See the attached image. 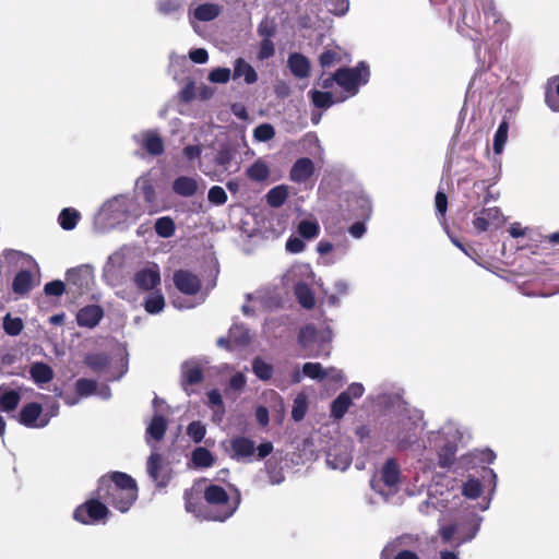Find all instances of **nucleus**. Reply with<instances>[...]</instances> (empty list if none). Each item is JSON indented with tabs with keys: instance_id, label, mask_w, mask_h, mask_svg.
I'll list each match as a JSON object with an SVG mask.
<instances>
[{
	"instance_id": "1",
	"label": "nucleus",
	"mask_w": 559,
	"mask_h": 559,
	"mask_svg": "<svg viewBox=\"0 0 559 559\" xmlns=\"http://www.w3.org/2000/svg\"><path fill=\"white\" fill-rule=\"evenodd\" d=\"M460 32L473 41L501 46L511 33L510 23L497 10L493 0H474L473 5H464Z\"/></svg>"
},
{
	"instance_id": "2",
	"label": "nucleus",
	"mask_w": 559,
	"mask_h": 559,
	"mask_svg": "<svg viewBox=\"0 0 559 559\" xmlns=\"http://www.w3.org/2000/svg\"><path fill=\"white\" fill-rule=\"evenodd\" d=\"M139 488L134 478L123 472H109L97 481L94 495L124 513L138 499Z\"/></svg>"
},
{
	"instance_id": "3",
	"label": "nucleus",
	"mask_w": 559,
	"mask_h": 559,
	"mask_svg": "<svg viewBox=\"0 0 559 559\" xmlns=\"http://www.w3.org/2000/svg\"><path fill=\"white\" fill-rule=\"evenodd\" d=\"M228 488L231 490L230 496L222 486L211 484L205 487L203 499L207 506L204 509L203 519L225 522L237 511L241 501L240 491L231 484H228Z\"/></svg>"
},
{
	"instance_id": "4",
	"label": "nucleus",
	"mask_w": 559,
	"mask_h": 559,
	"mask_svg": "<svg viewBox=\"0 0 559 559\" xmlns=\"http://www.w3.org/2000/svg\"><path fill=\"white\" fill-rule=\"evenodd\" d=\"M370 75L369 67L365 61L358 62L354 68H340L334 73L336 84L349 95L358 93L359 86L368 82Z\"/></svg>"
},
{
	"instance_id": "5",
	"label": "nucleus",
	"mask_w": 559,
	"mask_h": 559,
	"mask_svg": "<svg viewBox=\"0 0 559 559\" xmlns=\"http://www.w3.org/2000/svg\"><path fill=\"white\" fill-rule=\"evenodd\" d=\"M110 514L103 499L94 495L93 498L78 506L73 512V519L82 524L90 525L100 522Z\"/></svg>"
},
{
	"instance_id": "6",
	"label": "nucleus",
	"mask_w": 559,
	"mask_h": 559,
	"mask_svg": "<svg viewBox=\"0 0 559 559\" xmlns=\"http://www.w3.org/2000/svg\"><path fill=\"white\" fill-rule=\"evenodd\" d=\"M147 474L158 488H164L170 480V472L164 465L163 456L153 451L147 459Z\"/></svg>"
},
{
	"instance_id": "7",
	"label": "nucleus",
	"mask_w": 559,
	"mask_h": 559,
	"mask_svg": "<svg viewBox=\"0 0 559 559\" xmlns=\"http://www.w3.org/2000/svg\"><path fill=\"white\" fill-rule=\"evenodd\" d=\"M176 288L188 296L197 295L202 288L200 277L188 270H177L173 276Z\"/></svg>"
},
{
	"instance_id": "8",
	"label": "nucleus",
	"mask_w": 559,
	"mask_h": 559,
	"mask_svg": "<svg viewBox=\"0 0 559 559\" xmlns=\"http://www.w3.org/2000/svg\"><path fill=\"white\" fill-rule=\"evenodd\" d=\"M414 429V424L409 420H401L390 425L389 433L394 435L392 441L396 442L399 450H406L412 445L415 437Z\"/></svg>"
},
{
	"instance_id": "9",
	"label": "nucleus",
	"mask_w": 559,
	"mask_h": 559,
	"mask_svg": "<svg viewBox=\"0 0 559 559\" xmlns=\"http://www.w3.org/2000/svg\"><path fill=\"white\" fill-rule=\"evenodd\" d=\"M134 283L141 290H152L160 284V273L157 264L153 267H144L134 274Z\"/></svg>"
},
{
	"instance_id": "10",
	"label": "nucleus",
	"mask_w": 559,
	"mask_h": 559,
	"mask_svg": "<svg viewBox=\"0 0 559 559\" xmlns=\"http://www.w3.org/2000/svg\"><path fill=\"white\" fill-rule=\"evenodd\" d=\"M43 413V406L41 404L37 402H31L25 404L19 414V421L24 425L25 427H45L48 423V420H41L40 423H37L40 415Z\"/></svg>"
},
{
	"instance_id": "11",
	"label": "nucleus",
	"mask_w": 559,
	"mask_h": 559,
	"mask_svg": "<svg viewBox=\"0 0 559 559\" xmlns=\"http://www.w3.org/2000/svg\"><path fill=\"white\" fill-rule=\"evenodd\" d=\"M230 457L237 461L250 459L255 452V443L245 436H237L230 440Z\"/></svg>"
},
{
	"instance_id": "12",
	"label": "nucleus",
	"mask_w": 559,
	"mask_h": 559,
	"mask_svg": "<svg viewBox=\"0 0 559 559\" xmlns=\"http://www.w3.org/2000/svg\"><path fill=\"white\" fill-rule=\"evenodd\" d=\"M104 317V309L99 305H87L76 313V322L80 326L93 329Z\"/></svg>"
},
{
	"instance_id": "13",
	"label": "nucleus",
	"mask_w": 559,
	"mask_h": 559,
	"mask_svg": "<svg viewBox=\"0 0 559 559\" xmlns=\"http://www.w3.org/2000/svg\"><path fill=\"white\" fill-rule=\"evenodd\" d=\"M314 173V164L308 157L298 158L289 171V178L294 182H305L307 181Z\"/></svg>"
},
{
	"instance_id": "14",
	"label": "nucleus",
	"mask_w": 559,
	"mask_h": 559,
	"mask_svg": "<svg viewBox=\"0 0 559 559\" xmlns=\"http://www.w3.org/2000/svg\"><path fill=\"white\" fill-rule=\"evenodd\" d=\"M501 211L497 206L483 209L473 219V226L478 233L487 231L490 223L499 221Z\"/></svg>"
},
{
	"instance_id": "15",
	"label": "nucleus",
	"mask_w": 559,
	"mask_h": 559,
	"mask_svg": "<svg viewBox=\"0 0 559 559\" xmlns=\"http://www.w3.org/2000/svg\"><path fill=\"white\" fill-rule=\"evenodd\" d=\"M204 379L202 368L195 362H185L181 367V384L187 386L200 384Z\"/></svg>"
},
{
	"instance_id": "16",
	"label": "nucleus",
	"mask_w": 559,
	"mask_h": 559,
	"mask_svg": "<svg viewBox=\"0 0 559 559\" xmlns=\"http://www.w3.org/2000/svg\"><path fill=\"white\" fill-rule=\"evenodd\" d=\"M401 469L397 461L393 457L388 459L381 468V480L389 487H395L401 478Z\"/></svg>"
},
{
	"instance_id": "17",
	"label": "nucleus",
	"mask_w": 559,
	"mask_h": 559,
	"mask_svg": "<svg viewBox=\"0 0 559 559\" xmlns=\"http://www.w3.org/2000/svg\"><path fill=\"white\" fill-rule=\"evenodd\" d=\"M287 63L293 75L298 79H305L310 73V62L302 53H290Z\"/></svg>"
},
{
	"instance_id": "18",
	"label": "nucleus",
	"mask_w": 559,
	"mask_h": 559,
	"mask_svg": "<svg viewBox=\"0 0 559 559\" xmlns=\"http://www.w3.org/2000/svg\"><path fill=\"white\" fill-rule=\"evenodd\" d=\"M173 191L180 197H192L198 191V182L192 177L179 176L173 182Z\"/></svg>"
},
{
	"instance_id": "19",
	"label": "nucleus",
	"mask_w": 559,
	"mask_h": 559,
	"mask_svg": "<svg viewBox=\"0 0 559 559\" xmlns=\"http://www.w3.org/2000/svg\"><path fill=\"white\" fill-rule=\"evenodd\" d=\"M545 103L550 110L559 112V75L548 79L545 91Z\"/></svg>"
},
{
	"instance_id": "20",
	"label": "nucleus",
	"mask_w": 559,
	"mask_h": 559,
	"mask_svg": "<svg viewBox=\"0 0 559 559\" xmlns=\"http://www.w3.org/2000/svg\"><path fill=\"white\" fill-rule=\"evenodd\" d=\"M142 146L148 154L153 156H159L165 151L164 141L162 136L153 130H150L143 134Z\"/></svg>"
},
{
	"instance_id": "21",
	"label": "nucleus",
	"mask_w": 559,
	"mask_h": 559,
	"mask_svg": "<svg viewBox=\"0 0 559 559\" xmlns=\"http://www.w3.org/2000/svg\"><path fill=\"white\" fill-rule=\"evenodd\" d=\"M239 78H243L247 84H253L258 81L254 68L242 58H237L234 63V79Z\"/></svg>"
},
{
	"instance_id": "22",
	"label": "nucleus",
	"mask_w": 559,
	"mask_h": 559,
	"mask_svg": "<svg viewBox=\"0 0 559 559\" xmlns=\"http://www.w3.org/2000/svg\"><path fill=\"white\" fill-rule=\"evenodd\" d=\"M32 380L37 384L48 383L53 379L52 368L45 362L36 361L29 367Z\"/></svg>"
},
{
	"instance_id": "23",
	"label": "nucleus",
	"mask_w": 559,
	"mask_h": 559,
	"mask_svg": "<svg viewBox=\"0 0 559 559\" xmlns=\"http://www.w3.org/2000/svg\"><path fill=\"white\" fill-rule=\"evenodd\" d=\"M33 288V276L29 271L22 270L13 278L12 290L17 295H26Z\"/></svg>"
},
{
	"instance_id": "24",
	"label": "nucleus",
	"mask_w": 559,
	"mask_h": 559,
	"mask_svg": "<svg viewBox=\"0 0 559 559\" xmlns=\"http://www.w3.org/2000/svg\"><path fill=\"white\" fill-rule=\"evenodd\" d=\"M21 401V393L16 390H8L3 385V391L0 393V411L4 413L13 412L17 408Z\"/></svg>"
},
{
	"instance_id": "25",
	"label": "nucleus",
	"mask_w": 559,
	"mask_h": 559,
	"mask_svg": "<svg viewBox=\"0 0 559 559\" xmlns=\"http://www.w3.org/2000/svg\"><path fill=\"white\" fill-rule=\"evenodd\" d=\"M84 364L94 372L100 373L109 367L110 357L105 353L87 354Z\"/></svg>"
},
{
	"instance_id": "26",
	"label": "nucleus",
	"mask_w": 559,
	"mask_h": 559,
	"mask_svg": "<svg viewBox=\"0 0 559 559\" xmlns=\"http://www.w3.org/2000/svg\"><path fill=\"white\" fill-rule=\"evenodd\" d=\"M166 431V418L159 414L154 415L148 427L146 428V435L153 438L155 441H160L165 437Z\"/></svg>"
},
{
	"instance_id": "27",
	"label": "nucleus",
	"mask_w": 559,
	"mask_h": 559,
	"mask_svg": "<svg viewBox=\"0 0 559 559\" xmlns=\"http://www.w3.org/2000/svg\"><path fill=\"white\" fill-rule=\"evenodd\" d=\"M221 13V7L216 3L199 4L193 12L195 20L201 22H210L215 20Z\"/></svg>"
},
{
	"instance_id": "28",
	"label": "nucleus",
	"mask_w": 559,
	"mask_h": 559,
	"mask_svg": "<svg viewBox=\"0 0 559 559\" xmlns=\"http://www.w3.org/2000/svg\"><path fill=\"white\" fill-rule=\"evenodd\" d=\"M246 176L252 181L262 182L270 177V168L264 160L257 159L247 168Z\"/></svg>"
},
{
	"instance_id": "29",
	"label": "nucleus",
	"mask_w": 559,
	"mask_h": 559,
	"mask_svg": "<svg viewBox=\"0 0 559 559\" xmlns=\"http://www.w3.org/2000/svg\"><path fill=\"white\" fill-rule=\"evenodd\" d=\"M289 195L288 187L285 185L276 186L266 193V203L271 207H281Z\"/></svg>"
},
{
	"instance_id": "30",
	"label": "nucleus",
	"mask_w": 559,
	"mask_h": 559,
	"mask_svg": "<svg viewBox=\"0 0 559 559\" xmlns=\"http://www.w3.org/2000/svg\"><path fill=\"white\" fill-rule=\"evenodd\" d=\"M191 461L197 467L207 468L214 464L215 459L210 450L198 447L191 453Z\"/></svg>"
},
{
	"instance_id": "31",
	"label": "nucleus",
	"mask_w": 559,
	"mask_h": 559,
	"mask_svg": "<svg viewBox=\"0 0 559 559\" xmlns=\"http://www.w3.org/2000/svg\"><path fill=\"white\" fill-rule=\"evenodd\" d=\"M353 402L348 399L345 393H341L331 404L330 416L340 420L344 417Z\"/></svg>"
},
{
	"instance_id": "32",
	"label": "nucleus",
	"mask_w": 559,
	"mask_h": 559,
	"mask_svg": "<svg viewBox=\"0 0 559 559\" xmlns=\"http://www.w3.org/2000/svg\"><path fill=\"white\" fill-rule=\"evenodd\" d=\"M252 372L262 381H269L273 377L274 368L271 364L264 361L261 357L252 360Z\"/></svg>"
},
{
	"instance_id": "33",
	"label": "nucleus",
	"mask_w": 559,
	"mask_h": 559,
	"mask_svg": "<svg viewBox=\"0 0 559 559\" xmlns=\"http://www.w3.org/2000/svg\"><path fill=\"white\" fill-rule=\"evenodd\" d=\"M509 121L503 117L493 136V152L501 154L508 140Z\"/></svg>"
},
{
	"instance_id": "34",
	"label": "nucleus",
	"mask_w": 559,
	"mask_h": 559,
	"mask_svg": "<svg viewBox=\"0 0 559 559\" xmlns=\"http://www.w3.org/2000/svg\"><path fill=\"white\" fill-rule=\"evenodd\" d=\"M80 219V213L71 207L63 209L58 217V222L62 229L72 230L75 228L78 222Z\"/></svg>"
},
{
	"instance_id": "35",
	"label": "nucleus",
	"mask_w": 559,
	"mask_h": 559,
	"mask_svg": "<svg viewBox=\"0 0 559 559\" xmlns=\"http://www.w3.org/2000/svg\"><path fill=\"white\" fill-rule=\"evenodd\" d=\"M154 228L155 233L162 238H169L174 236L176 231L175 222L169 216H163L157 218Z\"/></svg>"
},
{
	"instance_id": "36",
	"label": "nucleus",
	"mask_w": 559,
	"mask_h": 559,
	"mask_svg": "<svg viewBox=\"0 0 559 559\" xmlns=\"http://www.w3.org/2000/svg\"><path fill=\"white\" fill-rule=\"evenodd\" d=\"M165 307V298L160 292L148 295L144 301V309L151 314L160 312Z\"/></svg>"
},
{
	"instance_id": "37",
	"label": "nucleus",
	"mask_w": 559,
	"mask_h": 559,
	"mask_svg": "<svg viewBox=\"0 0 559 559\" xmlns=\"http://www.w3.org/2000/svg\"><path fill=\"white\" fill-rule=\"evenodd\" d=\"M295 295H296L299 304L305 309H311L314 307V304H316L314 296H313L311 289L306 284L297 285L295 288Z\"/></svg>"
},
{
	"instance_id": "38",
	"label": "nucleus",
	"mask_w": 559,
	"mask_h": 559,
	"mask_svg": "<svg viewBox=\"0 0 559 559\" xmlns=\"http://www.w3.org/2000/svg\"><path fill=\"white\" fill-rule=\"evenodd\" d=\"M309 94L312 104L318 108L326 109L334 104L333 95L328 91L322 92L318 90H312L309 92Z\"/></svg>"
},
{
	"instance_id": "39",
	"label": "nucleus",
	"mask_w": 559,
	"mask_h": 559,
	"mask_svg": "<svg viewBox=\"0 0 559 559\" xmlns=\"http://www.w3.org/2000/svg\"><path fill=\"white\" fill-rule=\"evenodd\" d=\"M483 492L479 479L469 477L462 486V493L468 499H477Z\"/></svg>"
},
{
	"instance_id": "40",
	"label": "nucleus",
	"mask_w": 559,
	"mask_h": 559,
	"mask_svg": "<svg viewBox=\"0 0 559 559\" xmlns=\"http://www.w3.org/2000/svg\"><path fill=\"white\" fill-rule=\"evenodd\" d=\"M298 234L305 239L316 238L320 233V226L317 222L304 219L298 224Z\"/></svg>"
},
{
	"instance_id": "41",
	"label": "nucleus",
	"mask_w": 559,
	"mask_h": 559,
	"mask_svg": "<svg viewBox=\"0 0 559 559\" xmlns=\"http://www.w3.org/2000/svg\"><path fill=\"white\" fill-rule=\"evenodd\" d=\"M24 328L21 318H12L9 313L3 318V330L10 336L19 335Z\"/></svg>"
},
{
	"instance_id": "42",
	"label": "nucleus",
	"mask_w": 559,
	"mask_h": 559,
	"mask_svg": "<svg viewBox=\"0 0 559 559\" xmlns=\"http://www.w3.org/2000/svg\"><path fill=\"white\" fill-rule=\"evenodd\" d=\"M97 382L92 379L80 378L75 382V392L79 396H88L96 392Z\"/></svg>"
},
{
	"instance_id": "43",
	"label": "nucleus",
	"mask_w": 559,
	"mask_h": 559,
	"mask_svg": "<svg viewBox=\"0 0 559 559\" xmlns=\"http://www.w3.org/2000/svg\"><path fill=\"white\" fill-rule=\"evenodd\" d=\"M206 433L205 426L199 421L194 420L190 423L187 427V435L193 440L195 443H200Z\"/></svg>"
},
{
	"instance_id": "44",
	"label": "nucleus",
	"mask_w": 559,
	"mask_h": 559,
	"mask_svg": "<svg viewBox=\"0 0 559 559\" xmlns=\"http://www.w3.org/2000/svg\"><path fill=\"white\" fill-rule=\"evenodd\" d=\"M183 498H185L186 510L190 513L195 514L197 516L203 518L204 509H206V508L193 499L192 492L189 490H186Z\"/></svg>"
},
{
	"instance_id": "45",
	"label": "nucleus",
	"mask_w": 559,
	"mask_h": 559,
	"mask_svg": "<svg viewBox=\"0 0 559 559\" xmlns=\"http://www.w3.org/2000/svg\"><path fill=\"white\" fill-rule=\"evenodd\" d=\"M350 462H352V457L347 453H343L340 455H334L332 452L328 453V463L333 468H338V469L344 471L350 465Z\"/></svg>"
},
{
	"instance_id": "46",
	"label": "nucleus",
	"mask_w": 559,
	"mask_h": 559,
	"mask_svg": "<svg viewBox=\"0 0 559 559\" xmlns=\"http://www.w3.org/2000/svg\"><path fill=\"white\" fill-rule=\"evenodd\" d=\"M325 5L332 14L336 16H343L347 13L349 9L348 0H324Z\"/></svg>"
},
{
	"instance_id": "47",
	"label": "nucleus",
	"mask_w": 559,
	"mask_h": 559,
	"mask_svg": "<svg viewBox=\"0 0 559 559\" xmlns=\"http://www.w3.org/2000/svg\"><path fill=\"white\" fill-rule=\"evenodd\" d=\"M302 374L311 379H324L326 377L321 364L306 362L302 366Z\"/></svg>"
},
{
	"instance_id": "48",
	"label": "nucleus",
	"mask_w": 559,
	"mask_h": 559,
	"mask_svg": "<svg viewBox=\"0 0 559 559\" xmlns=\"http://www.w3.org/2000/svg\"><path fill=\"white\" fill-rule=\"evenodd\" d=\"M274 135H275V130H274L273 126L270 123L259 124L253 131V136L255 138V140H258L260 142L270 141L274 138Z\"/></svg>"
},
{
	"instance_id": "49",
	"label": "nucleus",
	"mask_w": 559,
	"mask_h": 559,
	"mask_svg": "<svg viewBox=\"0 0 559 559\" xmlns=\"http://www.w3.org/2000/svg\"><path fill=\"white\" fill-rule=\"evenodd\" d=\"M317 337V329L312 324H308L300 329L298 333V343L301 346H307L312 343Z\"/></svg>"
},
{
	"instance_id": "50",
	"label": "nucleus",
	"mask_w": 559,
	"mask_h": 559,
	"mask_svg": "<svg viewBox=\"0 0 559 559\" xmlns=\"http://www.w3.org/2000/svg\"><path fill=\"white\" fill-rule=\"evenodd\" d=\"M341 55L332 49L324 50L319 57V63L322 68H329L341 61Z\"/></svg>"
},
{
	"instance_id": "51",
	"label": "nucleus",
	"mask_w": 559,
	"mask_h": 559,
	"mask_svg": "<svg viewBox=\"0 0 559 559\" xmlns=\"http://www.w3.org/2000/svg\"><path fill=\"white\" fill-rule=\"evenodd\" d=\"M209 201L216 205H223L227 201V194L225 190L219 186H213L209 190Z\"/></svg>"
},
{
	"instance_id": "52",
	"label": "nucleus",
	"mask_w": 559,
	"mask_h": 559,
	"mask_svg": "<svg viewBox=\"0 0 559 559\" xmlns=\"http://www.w3.org/2000/svg\"><path fill=\"white\" fill-rule=\"evenodd\" d=\"M435 205L438 217L444 219L448 210V197L443 191L439 190L436 193Z\"/></svg>"
},
{
	"instance_id": "53",
	"label": "nucleus",
	"mask_w": 559,
	"mask_h": 559,
	"mask_svg": "<svg viewBox=\"0 0 559 559\" xmlns=\"http://www.w3.org/2000/svg\"><path fill=\"white\" fill-rule=\"evenodd\" d=\"M44 292L47 296L59 297L66 292V284L60 280L48 282L44 286Z\"/></svg>"
},
{
	"instance_id": "54",
	"label": "nucleus",
	"mask_w": 559,
	"mask_h": 559,
	"mask_svg": "<svg viewBox=\"0 0 559 559\" xmlns=\"http://www.w3.org/2000/svg\"><path fill=\"white\" fill-rule=\"evenodd\" d=\"M274 53H275V47H274L273 41L269 38H263L260 43L258 59L266 60V59L273 57Z\"/></svg>"
},
{
	"instance_id": "55",
	"label": "nucleus",
	"mask_w": 559,
	"mask_h": 559,
	"mask_svg": "<svg viewBox=\"0 0 559 559\" xmlns=\"http://www.w3.org/2000/svg\"><path fill=\"white\" fill-rule=\"evenodd\" d=\"M356 203L360 210L356 215L361 217L364 221L369 219L372 213L371 201L366 197H358L356 199Z\"/></svg>"
},
{
	"instance_id": "56",
	"label": "nucleus",
	"mask_w": 559,
	"mask_h": 559,
	"mask_svg": "<svg viewBox=\"0 0 559 559\" xmlns=\"http://www.w3.org/2000/svg\"><path fill=\"white\" fill-rule=\"evenodd\" d=\"M230 70L228 68L213 69L209 74V81L213 83H227L230 79Z\"/></svg>"
},
{
	"instance_id": "57",
	"label": "nucleus",
	"mask_w": 559,
	"mask_h": 559,
	"mask_svg": "<svg viewBox=\"0 0 559 559\" xmlns=\"http://www.w3.org/2000/svg\"><path fill=\"white\" fill-rule=\"evenodd\" d=\"M206 395L209 405L213 408L217 407V411H215V413H219L221 415H223L225 412V406L219 391L214 389L209 391Z\"/></svg>"
},
{
	"instance_id": "58",
	"label": "nucleus",
	"mask_w": 559,
	"mask_h": 559,
	"mask_svg": "<svg viewBox=\"0 0 559 559\" xmlns=\"http://www.w3.org/2000/svg\"><path fill=\"white\" fill-rule=\"evenodd\" d=\"M276 27L273 21L264 19L258 25V34L263 38H271L275 35Z\"/></svg>"
},
{
	"instance_id": "59",
	"label": "nucleus",
	"mask_w": 559,
	"mask_h": 559,
	"mask_svg": "<svg viewBox=\"0 0 559 559\" xmlns=\"http://www.w3.org/2000/svg\"><path fill=\"white\" fill-rule=\"evenodd\" d=\"M305 242L298 237H289L286 241L285 248L290 253H299L305 250Z\"/></svg>"
},
{
	"instance_id": "60",
	"label": "nucleus",
	"mask_w": 559,
	"mask_h": 559,
	"mask_svg": "<svg viewBox=\"0 0 559 559\" xmlns=\"http://www.w3.org/2000/svg\"><path fill=\"white\" fill-rule=\"evenodd\" d=\"M455 460V453L451 449H448L439 453L438 465L442 468L450 467Z\"/></svg>"
},
{
	"instance_id": "61",
	"label": "nucleus",
	"mask_w": 559,
	"mask_h": 559,
	"mask_svg": "<svg viewBox=\"0 0 559 559\" xmlns=\"http://www.w3.org/2000/svg\"><path fill=\"white\" fill-rule=\"evenodd\" d=\"M365 392V388L361 383L354 382L347 386V389L343 392L345 393L350 401L353 399H359L362 396Z\"/></svg>"
},
{
	"instance_id": "62",
	"label": "nucleus",
	"mask_w": 559,
	"mask_h": 559,
	"mask_svg": "<svg viewBox=\"0 0 559 559\" xmlns=\"http://www.w3.org/2000/svg\"><path fill=\"white\" fill-rule=\"evenodd\" d=\"M82 272H83V270L81 267H74V269L68 270L67 271V281L70 284L82 287L83 286Z\"/></svg>"
},
{
	"instance_id": "63",
	"label": "nucleus",
	"mask_w": 559,
	"mask_h": 559,
	"mask_svg": "<svg viewBox=\"0 0 559 559\" xmlns=\"http://www.w3.org/2000/svg\"><path fill=\"white\" fill-rule=\"evenodd\" d=\"M306 415V404L304 401L297 399L292 409V417L295 421H300Z\"/></svg>"
},
{
	"instance_id": "64",
	"label": "nucleus",
	"mask_w": 559,
	"mask_h": 559,
	"mask_svg": "<svg viewBox=\"0 0 559 559\" xmlns=\"http://www.w3.org/2000/svg\"><path fill=\"white\" fill-rule=\"evenodd\" d=\"M189 58L194 62V63H199V64H202V63H205L207 60H209V53L205 49L203 48H197V49H193L189 52Z\"/></svg>"
}]
</instances>
